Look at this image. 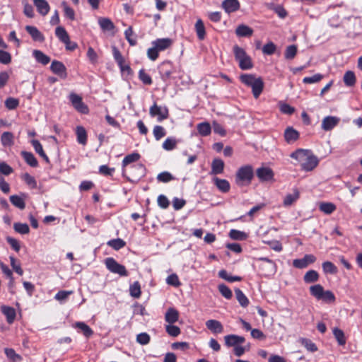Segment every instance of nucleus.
I'll return each mask as SVG.
<instances>
[{
	"instance_id": "32",
	"label": "nucleus",
	"mask_w": 362,
	"mask_h": 362,
	"mask_svg": "<svg viewBox=\"0 0 362 362\" xmlns=\"http://www.w3.org/2000/svg\"><path fill=\"white\" fill-rule=\"evenodd\" d=\"M1 311L6 317L7 322L9 324L13 323L16 317V311L14 308L9 306H2Z\"/></svg>"
},
{
	"instance_id": "36",
	"label": "nucleus",
	"mask_w": 362,
	"mask_h": 362,
	"mask_svg": "<svg viewBox=\"0 0 362 362\" xmlns=\"http://www.w3.org/2000/svg\"><path fill=\"white\" fill-rule=\"evenodd\" d=\"M336 209V205L332 202H321L319 205V209L327 215L332 214Z\"/></svg>"
},
{
	"instance_id": "5",
	"label": "nucleus",
	"mask_w": 362,
	"mask_h": 362,
	"mask_svg": "<svg viewBox=\"0 0 362 362\" xmlns=\"http://www.w3.org/2000/svg\"><path fill=\"white\" fill-rule=\"evenodd\" d=\"M69 100L73 107L79 112L82 114H87L88 112V106L83 102L82 98L74 93H71L69 95Z\"/></svg>"
},
{
	"instance_id": "11",
	"label": "nucleus",
	"mask_w": 362,
	"mask_h": 362,
	"mask_svg": "<svg viewBox=\"0 0 362 362\" xmlns=\"http://www.w3.org/2000/svg\"><path fill=\"white\" fill-rule=\"evenodd\" d=\"M131 175L132 178H128L129 180L134 182L143 177L145 173V167L142 164H136L130 166Z\"/></svg>"
},
{
	"instance_id": "33",
	"label": "nucleus",
	"mask_w": 362,
	"mask_h": 362,
	"mask_svg": "<svg viewBox=\"0 0 362 362\" xmlns=\"http://www.w3.org/2000/svg\"><path fill=\"white\" fill-rule=\"evenodd\" d=\"M4 353L11 362H21L23 360L22 356L16 354L13 349L5 348Z\"/></svg>"
},
{
	"instance_id": "3",
	"label": "nucleus",
	"mask_w": 362,
	"mask_h": 362,
	"mask_svg": "<svg viewBox=\"0 0 362 362\" xmlns=\"http://www.w3.org/2000/svg\"><path fill=\"white\" fill-rule=\"evenodd\" d=\"M254 177V170L251 165H245L240 168L235 174V182L238 186L248 185Z\"/></svg>"
},
{
	"instance_id": "14",
	"label": "nucleus",
	"mask_w": 362,
	"mask_h": 362,
	"mask_svg": "<svg viewBox=\"0 0 362 362\" xmlns=\"http://www.w3.org/2000/svg\"><path fill=\"white\" fill-rule=\"evenodd\" d=\"M159 74L163 81L168 80L173 74V69L170 62H163L159 67Z\"/></svg>"
},
{
	"instance_id": "8",
	"label": "nucleus",
	"mask_w": 362,
	"mask_h": 362,
	"mask_svg": "<svg viewBox=\"0 0 362 362\" xmlns=\"http://www.w3.org/2000/svg\"><path fill=\"white\" fill-rule=\"evenodd\" d=\"M257 177L259 178L260 182H268L271 181L274 178L273 170L268 167H261L256 170Z\"/></svg>"
},
{
	"instance_id": "61",
	"label": "nucleus",
	"mask_w": 362,
	"mask_h": 362,
	"mask_svg": "<svg viewBox=\"0 0 362 362\" xmlns=\"http://www.w3.org/2000/svg\"><path fill=\"white\" fill-rule=\"evenodd\" d=\"M166 332L171 337H177L180 334V329L173 324H170L166 325L165 327Z\"/></svg>"
},
{
	"instance_id": "19",
	"label": "nucleus",
	"mask_w": 362,
	"mask_h": 362,
	"mask_svg": "<svg viewBox=\"0 0 362 362\" xmlns=\"http://www.w3.org/2000/svg\"><path fill=\"white\" fill-rule=\"evenodd\" d=\"M213 182L221 192L226 193L230 190V185L228 180L215 177L213 178Z\"/></svg>"
},
{
	"instance_id": "45",
	"label": "nucleus",
	"mask_w": 362,
	"mask_h": 362,
	"mask_svg": "<svg viewBox=\"0 0 362 362\" xmlns=\"http://www.w3.org/2000/svg\"><path fill=\"white\" fill-rule=\"evenodd\" d=\"M177 140L173 137H168L163 143V148L166 151H172L176 148Z\"/></svg>"
},
{
	"instance_id": "49",
	"label": "nucleus",
	"mask_w": 362,
	"mask_h": 362,
	"mask_svg": "<svg viewBox=\"0 0 362 362\" xmlns=\"http://www.w3.org/2000/svg\"><path fill=\"white\" fill-rule=\"evenodd\" d=\"M239 66L242 70H248L252 68L253 65L250 56L247 55L238 62Z\"/></svg>"
},
{
	"instance_id": "10",
	"label": "nucleus",
	"mask_w": 362,
	"mask_h": 362,
	"mask_svg": "<svg viewBox=\"0 0 362 362\" xmlns=\"http://www.w3.org/2000/svg\"><path fill=\"white\" fill-rule=\"evenodd\" d=\"M315 257L313 255H306L302 259H297L293 260V265L297 269H304L310 263L314 262Z\"/></svg>"
},
{
	"instance_id": "16",
	"label": "nucleus",
	"mask_w": 362,
	"mask_h": 362,
	"mask_svg": "<svg viewBox=\"0 0 362 362\" xmlns=\"http://www.w3.org/2000/svg\"><path fill=\"white\" fill-rule=\"evenodd\" d=\"M299 132L291 127H288L284 132V138L288 144H293L299 139Z\"/></svg>"
},
{
	"instance_id": "35",
	"label": "nucleus",
	"mask_w": 362,
	"mask_h": 362,
	"mask_svg": "<svg viewBox=\"0 0 362 362\" xmlns=\"http://www.w3.org/2000/svg\"><path fill=\"white\" fill-rule=\"evenodd\" d=\"M194 27L198 39L203 40L206 36L205 27L203 21L201 19H198Z\"/></svg>"
},
{
	"instance_id": "62",
	"label": "nucleus",
	"mask_w": 362,
	"mask_h": 362,
	"mask_svg": "<svg viewBox=\"0 0 362 362\" xmlns=\"http://www.w3.org/2000/svg\"><path fill=\"white\" fill-rule=\"evenodd\" d=\"M19 105V100L14 98H8L5 100V106L8 110H14Z\"/></svg>"
},
{
	"instance_id": "52",
	"label": "nucleus",
	"mask_w": 362,
	"mask_h": 362,
	"mask_svg": "<svg viewBox=\"0 0 362 362\" xmlns=\"http://www.w3.org/2000/svg\"><path fill=\"white\" fill-rule=\"evenodd\" d=\"M233 53L235 59L238 62L240 61L247 55L244 49H243L242 47H239L237 45L233 47Z\"/></svg>"
},
{
	"instance_id": "47",
	"label": "nucleus",
	"mask_w": 362,
	"mask_h": 362,
	"mask_svg": "<svg viewBox=\"0 0 362 362\" xmlns=\"http://www.w3.org/2000/svg\"><path fill=\"white\" fill-rule=\"evenodd\" d=\"M62 6L64 8V13L65 17L68 18L71 21L75 19V12L72 8H71L66 1L62 3Z\"/></svg>"
},
{
	"instance_id": "44",
	"label": "nucleus",
	"mask_w": 362,
	"mask_h": 362,
	"mask_svg": "<svg viewBox=\"0 0 362 362\" xmlns=\"http://www.w3.org/2000/svg\"><path fill=\"white\" fill-rule=\"evenodd\" d=\"M10 201L13 206L20 209H24L25 207V203L23 199L18 195H11L10 197Z\"/></svg>"
},
{
	"instance_id": "42",
	"label": "nucleus",
	"mask_w": 362,
	"mask_h": 362,
	"mask_svg": "<svg viewBox=\"0 0 362 362\" xmlns=\"http://www.w3.org/2000/svg\"><path fill=\"white\" fill-rule=\"evenodd\" d=\"M310 291L313 296H314L317 300H320L324 292V288L321 285L316 284L310 286Z\"/></svg>"
},
{
	"instance_id": "55",
	"label": "nucleus",
	"mask_w": 362,
	"mask_h": 362,
	"mask_svg": "<svg viewBox=\"0 0 362 362\" xmlns=\"http://www.w3.org/2000/svg\"><path fill=\"white\" fill-rule=\"evenodd\" d=\"M174 179L175 177L172 175V174L167 171L162 172L157 176V180L159 182L164 183L168 182L171 180H173Z\"/></svg>"
},
{
	"instance_id": "51",
	"label": "nucleus",
	"mask_w": 362,
	"mask_h": 362,
	"mask_svg": "<svg viewBox=\"0 0 362 362\" xmlns=\"http://www.w3.org/2000/svg\"><path fill=\"white\" fill-rule=\"evenodd\" d=\"M13 228L16 232L20 234H27L30 231L29 226L27 223H15L13 224Z\"/></svg>"
},
{
	"instance_id": "29",
	"label": "nucleus",
	"mask_w": 362,
	"mask_h": 362,
	"mask_svg": "<svg viewBox=\"0 0 362 362\" xmlns=\"http://www.w3.org/2000/svg\"><path fill=\"white\" fill-rule=\"evenodd\" d=\"M21 155L28 165L33 168L38 165V161L31 152L22 151Z\"/></svg>"
},
{
	"instance_id": "43",
	"label": "nucleus",
	"mask_w": 362,
	"mask_h": 362,
	"mask_svg": "<svg viewBox=\"0 0 362 362\" xmlns=\"http://www.w3.org/2000/svg\"><path fill=\"white\" fill-rule=\"evenodd\" d=\"M229 237L233 240H243L247 238V234L236 229H231L229 232Z\"/></svg>"
},
{
	"instance_id": "40",
	"label": "nucleus",
	"mask_w": 362,
	"mask_h": 362,
	"mask_svg": "<svg viewBox=\"0 0 362 362\" xmlns=\"http://www.w3.org/2000/svg\"><path fill=\"white\" fill-rule=\"evenodd\" d=\"M107 245L115 250H119L126 245V243L121 238H116L109 240Z\"/></svg>"
},
{
	"instance_id": "37",
	"label": "nucleus",
	"mask_w": 362,
	"mask_h": 362,
	"mask_svg": "<svg viewBox=\"0 0 362 362\" xmlns=\"http://www.w3.org/2000/svg\"><path fill=\"white\" fill-rule=\"evenodd\" d=\"M55 35L62 42H69V36L64 27L58 26L55 29Z\"/></svg>"
},
{
	"instance_id": "60",
	"label": "nucleus",
	"mask_w": 362,
	"mask_h": 362,
	"mask_svg": "<svg viewBox=\"0 0 362 362\" xmlns=\"http://www.w3.org/2000/svg\"><path fill=\"white\" fill-rule=\"evenodd\" d=\"M276 49V47L274 45V43L272 42H269L263 46L262 52L264 54L272 55L275 52Z\"/></svg>"
},
{
	"instance_id": "15",
	"label": "nucleus",
	"mask_w": 362,
	"mask_h": 362,
	"mask_svg": "<svg viewBox=\"0 0 362 362\" xmlns=\"http://www.w3.org/2000/svg\"><path fill=\"white\" fill-rule=\"evenodd\" d=\"M206 327L209 329L212 333L217 334H221L223 332V326L216 320H209L206 322Z\"/></svg>"
},
{
	"instance_id": "20",
	"label": "nucleus",
	"mask_w": 362,
	"mask_h": 362,
	"mask_svg": "<svg viewBox=\"0 0 362 362\" xmlns=\"http://www.w3.org/2000/svg\"><path fill=\"white\" fill-rule=\"evenodd\" d=\"M37 11L42 16L47 15L49 11V5L46 0H33Z\"/></svg>"
},
{
	"instance_id": "38",
	"label": "nucleus",
	"mask_w": 362,
	"mask_h": 362,
	"mask_svg": "<svg viewBox=\"0 0 362 362\" xmlns=\"http://www.w3.org/2000/svg\"><path fill=\"white\" fill-rule=\"evenodd\" d=\"M344 83L346 86L351 87L356 83V76L353 71H347L344 75Z\"/></svg>"
},
{
	"instance_id": "56",
	"label": "nucleus",
	"mask_w": 362,
	"mask_h": 362,
	"mask_svg": "<svg viewBox=\"0 0 362 362\" xmlns=\"http://www.w3.org/2000/svg\"><path fill=\"white\" fill-rule=\"evenodd\" d=\"M153 133L155 139L157 141L160 140L161 138L165 136L166 134L165 129L162 126H160V125H156L154 127Z\"/></svg>"
},
{
	"instance_id": "41",
	"label": "nucleus",
	"mask_w": 362,
	"mask_h": 362,
	"mask_svg": "<svg viewBox=\"0 0 362 362\" xmlns=\"http://www.w3.org/2000/svg\"><path fill=\"white\" fill-rule=\"evenodd\" d=\"M235 293L236 298H237L238 301L239 302V303L240 304V305L244 308L247 307L249 304V300L246 297V296L243 293V292L240 289L236 288L235 290Z\"/></svg>"
},
{
	"instance_id": "9",
	"label": "nucleus",
	"mask_w": 362,
	"mask_h": 362,
	"mask_svg": "<svg viewBox=\"0 0 362 362\" xmlns=\"http://www.w3.org/2000/svg\"><path fill=\"white\" fill-rule=\"evenodd\" d=\"M50 70L62 78H66L67 76L66 68L62 62L57 60L52 61L50 65Z\"/></svg>"
},
{
	"instance_id": "34",
	"label": "nucleus",
	"mask_w": 362,
	"mask_h": 362,
	"mask_svg": "<svg viewBox=\"0 0 362 362\" xmlns=\"http://www.w3.org/2000/svg\"><path fill=\"white\" fill-rule=\"evenodd\" d=\"M31 144L36 151L45 160L46 163H49V159L47 157V156L45 154V153L43 151L42 146L38 140H32Z\"/></svg>"
},
{
	"instance_id": "22",
	"label": "nucleus",
	"mask_w": 362,
	"mask_h": 362,
	"mask_svg": "<svg viewBox=\"0 0 362 362\" xmlns=\"http://www.w3.org/2000/svg\"><path fill=\"white\" fill-rule=\"evenodd\" d=\"M300 197V192L298 189L295 188L293 189V192L291 194H288L286 195L284 202L283 205L285 207H288L291 206L294 202H296Z\"/></svg>"
},
{
	"instance_id": "1",
	"label": "nucleus",
	"mask_w": 362,
	"mask_h": 362,
	"mask_svg": "<svg viewBox=\"0 0 362 362\" xmlns=\"http://www.w3.org/2000/svg\"><path fill=\"white\" fill-rule=\"evenodd\" d=\"M291 158L296 159L301 164V168L305 171H311L319 163V160L309 150L298 148L291 154Z\"/></svg>"
},
{
	"instance_id": "50",
	"label": "nucleus",
	"mask_w": 362,
	"mask_h": 362,
	"mask_svg": "<svg viewBox=\"0 0 362 362\" xmlns=\"http://www.w3.org/2000/svg\"><path fill=\"white\" fill-rule=\"evenodd\" d=\"M139 78L144 85H151L153 83L151 76L143 69L139 71Z\"/></svg>"
},
{
	"instance_id": "25",
	"label": "nucleus",
	"mask_w": 362,
	"mask_h": 362,
	"mask_svg": "<svg viewBox=\"0 0 362 362\" xmlns=\"http://www.w3.org/2000/svg\"><path fill=\"white\" fill-rule=\"evenodd\" d=\"M74 327L79 329L86 338H89L93 334L92 329L83 322H76Z\"/></svg>"
},
{
	"instance_id": "28",
	"label": "nucleus",
	"mask_w": 362,
	"mask_h": 362,
	"mask_svg": "<svg viewBox=\"0 0 362 362\" xmlns=\"http://www.w3.org/2000/svg\"><path fill=\"white\" fill-rule=\"evenodd\" d=\"M76 134L78 143L82 145H86L87 143V133L85 128L82 126L76 127Z\"/></svg>"
},
{
	"instance_id": "63",
	"label": "nucleus",
	"mask_w": 362,
	"mask_h": 362,
	"mask_svg": "<svg viewBox=\"0 0 362 362\" xmlns=\"http://www.w3.org/2000/svg\"><path fill=\"white\" fill-rule=\"evenodd\" d=\"M23 180L31 188L34 189L37 187V181L35 180V177L31 176L30 174L25 173L23 175Z\"/></svg>"
},
{
	"instance_id": "27",
	"label": "nucleus",
	"mask_w": 362,
	"mask_h": 362,
	"mask_svg": "<svg viewBox=\"0 0 362 362\" xmlns=\"http://www.w3.org/2000/svg\"><path fill=\"white\" fill-rule=\"evenodd\" d=\"M139 158H140V155L138 153H132L131 154L126 156L124 158V159L122 160V168H123L122 174H123V175H124L125 173H126L124 168L127 165H128L129 164L136 162L137 160H139Z\"/></svg>"
},
{
	"instance_id": "53",
	"label": "nucleus",
	"mask_w": 362,
	"mask_h": 362,
	"mask_svg": "<svg viewBox=\"0 0 362 362\" xmlns=\"http://www.w3.org/2000/svg\"><path fill=\"white\" fill-rule=\"evenodd\" d=\"M221 294L226 299H230L233 296L231 290L225 284H219L218 286Z\"/></svg>"
},
{
	"instance_id": "6",
	"label": "nucleus",
	"mask_w": 362,
	"mask_h": 362,
	"mask_svg": "<svg viewBox=\"0 0 362 362\" xmlns=\"http://www.w3.org/2000/svg\"><path fill=\"white\" fill-rule=\"evenodd\" d=\"M149 114L151 117L158 116V121L160 122L163 119H165L169 116L168 109L167 107L158 106L156 103H154L153 105L149 109Z\"/></svg>"
},
{
	"instance_id": "17",
	"label": "nucleus",
	"mask_w": 362,
	"mask_h": 362,
	"mask_svg": "<svg viewBox=\"0 0 362 362\" xmlns=\"http://www.w3.org/2000/svg\"><path fill=\"white\" fill-rule=\"evenodd\" d=\"M222 7L228 13H233L240 8V3L238 0H224Z\"/></svg>"
},
{
	"instance_id": "39",
	"label": "nucleus",
	"mask_w": 362,
	"mask_h": 362,
	"mask_svg": "<svg viewBox=\"0 0 362 362\" xmlns=\"http://www.w3.org/2000/svg\"><path fill=\"white\" fill-rule=\"evenodd\" d=\"M332 332H333V334H334L335 339H337L338 344L340 346H344L346 341L344 332L337 327H334L333 329Z\"/></svg>"
},
{
	"instance_id": "58",
	"label": "nucleus",
	"mask_w": 362,
	"mask_h": 362,
	"mask_svg": "<svg viewBox=\"0 0 362 362\" xmlns=\"http://www.w3.org/2000/svg\"><path fill=\"white\" fill-rule=\"evenodd\" d=\"M323 78V75L321 74H316L312 76L305 77L303 82L306 84L315 83L320 81Z\"/></svg>"
},
{
	"instance_id": "54",
	"label": "nucleus",
	"mask_w": 362,
	"mask_h": 362,
	"mask_svg": "<svg viewBox=\"0 0 362 362\" xmlns=\"http://www.w3.org/2000/svg\"><path fill=\"white\" fill-rule=\"evenodd\" d=\"M129 292L134 298H139L141 296V287L138 281H135L130 286Z\"/></svg>"
},
{
	"instance_id": "64",
	"label": "nucleus",
	"mask_w": 362,
	"mask_h": 362,
	"mask_svg": "<svg viewBox=\"0 0 362 362\" xmlns=\"http://www.w3.org/2000/svg\"><path fill=\"white\" fill-rule=\"evenodd\" d=\"M280 111L288 115H292L295 112V108L287 103H279Z\"/></svg>"
},
{
	"instance_id": "21",
	"label": "nucleus",
	"mask_w": 362,
	"mask_h": 362,
	"mask_svg": "<svg viewBox=\"0 0 362 362\" xmlns=\"http://www.w3.org/2000/svg\"><path fill=\"white\" fill-rule=\"evenodd\" d=\"M224 162L221 158H215L211 163V175L221 174L224 170Z\"/></svg>"
},
{
	"instance_id": "31",
	"label": "nucleus",
	"mask_w": 362,
	"mask_h": 362,
	"mask_svg": "<svg viewBox=\"0 0 362 362\" xmlns=\"http://www.w3.org/2000/svg\"><path fill=\"white\" fill-rule=\"evenodd\" d=\"M197 131L202 136H207L211 132V127L207 122H201L197 126Z\"/></svg>"
},
{
	"instance_id": "30",
	"label": "nucleus",
	"mask_w": 362,
	"mask_h": 362,
	"mask_svg": "<svg viewBox=\"0 0 362 362\" xmlns=\"http://www.w3.org/2000/svg\"><path fill=\"white\" fill-rule=\"evenodd\" d=\"M98 24L103 31H110L115 28L114 23L108 18H100L98 19Z\"/></svg>"
},
{
	"instance_id": "7",
	"label": "nucleus",
	"mask_w": 362,
	"mask_h": 362,
	"mask_svg": "<svg viewBox=\"0 0 362 362\" xmlns=\"http://www.w3.org/2000/svg\"><path fill=\"white\" fill-rule=\"evenodd\" d=\"M340 122V118L336 116H327L323 118L321 128L324 131H331Z\"/></svg>"
},
{
	"instance_id": "24",
	"label": "nucleus",
	"mask_w": 362,
	"mask_h": 362,
	"mask_svg": "<svg viewBox=\"0 0 362 362\" xmlns=\"http://www.w3.org/2000/svg\"><path fill=\"white\" fill-rule=\"evenodd\" d=\"M33 56L37 62L42 64V65H47L50 62V57L38 49L33 51Z\"/></svg>"
},
{
	"instance_id": "18",
	"label": "nucleus",
	"mask_w": 362,
	"mask_h": 362,
	"mask_svg": "<svg viewBox=\"0 0 362 362\" xmlns=\"http://www.w3.org/2000/svg\"><path fill=\"white\" fill-rule=\"evenodd\" d=\"M173 44L170 38H158L152 42V45L156 46L159 52L164 51L170 47Z\"/></svg>"
},
{
	"instance_id": "12",
	"label": "nucleus",
	"mask_w": 362,
	"mask_h": 362,
	"mask_svg": "<svg viewBox=\"0 0 362 362\" xmlns=\"http://www.w3.org/2000/svg\"><path fill=\"white\" fill-rule=\"evenodd\" d=\"M25 28L34 41L40 42L45 41L44 35L35 26L26 25Z\"/></svg>"
},
{
	"instance_id": "23",
	"label": "nucleus",
	"mask_w": 362,
	"mask_h": 362,
	"mask_svg": "<svg viewBox=\"0 0 362 362\" xmlns=\"http://www.w3.org/2000/svg\"><path fill=\"white\" fill-rule=\"evenodd\" d=\"M235 34L238 37H250L253 34V30L244 24L239 25L235 29Z\"/></svg>"
},
{
	"instance_id": "46",
	"label": "nucleus",
	"mask_w": 362,
	"mask_h": 362,
	"mask_svg": "<svg viewBox=\"0 0 362 362\" xmlns=\"http://www.w3.org/2000/svg\"><path fill=\"white\" fill-rule=\"evenodd\" d=\"M297 47L295 45L288 46L284 52L285 59H293L297 54Z\"/></svg>"
},
{
	"instance_id": "59",
	"label": "nucleus",
	"mask_w": 362,
	"mask_h": 362,
	"mask_svg": "<svg viewBox=\"0 0 362 362\" xmlns=\"http://www.w3.org/2000/svg\"><path fill=\"white\" fill-rule=\"evenodd\" d=\"M269 8L275 11V13L281 18H284L287 16L286 11L281 5L272 4Z\"/></svg>"
},
{
	"instance_id": "26",
	"label": "nucleus",
	"mask_w": 362,
	"mask_h": 362,
	"mask_svg": "<svg viewBox=\"0 0 362 362\" xmlns=\"http://www.w3.org/2000/svg\"><path fill=\"white\" fill-rule=\"evenodd\" d=\"M179 318V313L177 310L173 308H170L168 309L165 315V320L169 324H173L178 320Z\"/></svg>"
},
{
	"instance_id": "4",
	"label": "nucleus",
	"mask_w": 362,
	"mask_h": 362,
	"mask_svg": "<svg viewBox=\"0 0 362 362\" xmlns=\"http://www.w3.org/2000/svg\"><path fill=\"white\" fill-rule=\"evenodd\" d=\"M112 54L114 59L119 66L121 71L123 73H127V74H131L132 72V69L128 64H125L124 58L115 46L112 47Z\"/></svg>"
},
{
	"instance_id": "48",
	"label": "nucleus",
	"mask_w": 362,
	"mask_h": 362,
	"mask_svg": "<svg viewBox=\"0 0 362 362\" xmlns=\"http://www.w3.org/2000/svg\"><path fill=\"white\" fill-rule=\"evenodd\" d=\"M1 140L3 146H11L13 144V135L9 132H4Z\"/></svg>"
},
{
	"instance_id": "2",
	"label": "nucleus",
	"mask_w": 362,
	"mask_h": 362,
	"mask_svg": "<svg viewBox=\"0 0 362 362\" xmlns=\"http://www.w3.org/2000/svg\"><path fill=\"white\" fill-rule=\"evenodd\" d=\"M241 82L252 88L253 96L258 98L264 88V82L260 77L256 78L252 74H243L240 76Z\"/></svg>"
},
{
	"instance_id": "57",
	"label": "nucleus",
	"mask_w": 362,
	"mask_h": 362,
	"mask_svg": "<svg viewBox=\"0 0 362 362\" xmlns=\"http://www.w3.org/2000/svg\"><path fill=\"white\" fill-rule=\"evenodd\" d=\"M73 293L72 291H59L54 296V299L60 303L64 302L68 297Z\"/></svg>"
},
{
	"instance_id": "13",
	"label": "nucleus",
	"mask_w": 362,
	"mask_h": 362,
	"mask_svg": "<svg viewBox=\"0 0 362 362\" xmlns=\"http://www.w3.org/2000/svg\"><path fill=\"white\" fill-rule=\"evenodd\" d=\"M105 264L110 272H127L125 267L118 264L112 257L106 258Z\"/></svg>"
}]
</instances>
